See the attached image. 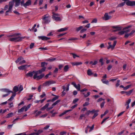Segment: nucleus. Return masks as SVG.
<instances>
[{
    "instance_id": "nucleus-1",
    "label": "nucleus",
    "mask_w": 135,
    "mask_h": 135,
    "mask_svg": "<svg viewBox=\"0 0 135 135\" xmlns=\"http://www.w3.org/2000/svg\"><path fill=\"white\" fill-rule=\"evenodd\" d=\"M20 35L19 33H15L14 34L8 35L7 37H14L12 38H11L9 39V41H14L15 42H20L24 38L23 37H21L18 36Z\"/></svg>"
},
{
    "instance_id": "nucleus-2",
    "label": "nucleus",
    "mask_w": 135,
    "mask_h": 135,
    "mask_svg": "<svg viewBox=\"0 0 135 135\" xmlns=\"http://www.w3.org/2000/svg\"><path fill=\"white\" fill-rule=\"evenodd\" d=\"M46 69V67H44L38 71H35L36 74H34L33 76V78L36 79L37 80H38L42 79L45 75L43 74H41L40 75H38L42 73L45 71Z\"/></svg>"
},
{
    "instance_id": "nucleus-3",
    "label": "nucleus",
    "mask_w": 135,
    "mask_h": 135,
    "mask_svg": "<svg viewBox=\"0 0 135 135\" xmlns=\"http://www.w3.org/2000/svg\"><path fill=\"white\" fill-rule=\"evenodd\" d=\"M42 18L43 21L42 22L43 23H48L50 22V17L48 14L45 15Z\"/></svg>"
},
{
    "instance_id": "nucleus-4",
    "label": "nucleus",
    "mask_w": 135,
    "mask_h": 135,
    "mask_svg": "<svg viewBox=\"0 0 135 135\" xmlns=\"http://www.w3.org/2000/svg\"><path fill=\"white\" fill-rule=\"evenodd\" d=\"M24 0H22L21 6H23L26 8L27 6H28L29 5H31V0H28L25 3H24Z\"/></svg>"
},
{
    "instance_id": "nucleus-5",
    "label": "nucleus",
    "mask_w": 135,
    "mask_h": 135,
    "mask_svg": "<svg viewBox=\"0 0 135 135\" xmlns=\"http://www.w3.org/2000/svg\"><path fill=\"white\" fill-rule=\"evenodd\" d=\"M55 83L56 82L55 81L53 80H49L46 81L43 84V85L44 86H49V85Z\"/></svg>"
},
{
    "instance_id": "nucleus-6",
    "label": "nucleus",
    "mask_w": 135,
    "mask_h": 135,
    "mask_svg": "<svg viewBox=\"0 0 135 135\" xmlns=\"http://www.w3.org/2000/svg\"><path fill=\"white\" fill-rule=\"evenodd\" d=\"M30 66V65H23L18 67V68L20 70H23L27 69L28 67Z\"/></svg>"
},
{
    "instance_id": "nucleus-7",
    "label": "nucleus",
    "mask_w": 135,
    "mask_h": 135,
    "mask_svg": "<svg viewBox=\"0 0 135 135\" xmlns=\"http://www.w3.org/2000/svg\"><path fill=\"white\" fill-rule=\"evenodd\" d=\"M133 91V89H132L131 90L129 91H122L120 92V93L122 94H123L124 93L126 94L127 95H128V96H129L132 93V92Z\"/></svg>"
},
{
    "instance_id": "nucleus-8",
    "label": "nucleus",
    "mask_w": 135,
    "mask_h": 135,
    "mask_svg": "<svg viewBox=\"0 0 135 135\" xmlns=\"http://www.w3.org/2000/svg\"><path fill=\"white\" fill-rule=\"evenodd\" d=\"M126 4L128 6H135V1H128L126 2Z\"/></svg>"
},
{
    "instance_id": "nucleus-9",
    "label": "nucleus",
    "mask_w": 135,
    "mask_h": 135,
    "mask_svg": "<svg viewBox=\"0 0 135 135\" xmlns=\"http://www.w3.org/2000/svg\"><path fill=\"white\" fill-rule=\"evenodd\" d=\"M112 17L109 16L108 13H105L104 15L103 19L105 21L111 18Z\"/></svg>"
},
{
    "instance_id": "nucleus-10",
    "label": "nucleus",
    "mask_w": 135,
    "mask_h": 135,
    "mask_svg": "<svg viewBox=\"0 0 135 135\" xmlns=\"http://www.w3.org/2000/svg\"><path fill=\"white\" fill-rule=\"evenodd\" d=\"M34 74H36V71H33L32 72H30L27 73L26 75L25 76L27 77L28 78L29 77H32Z\"/></svg>"
},
{
    "instance_id": "nucleus-11",
    "label": "nucleus",
    "mask_w": 135,
    "mask_h": 135,
    "mask_svg": "<svg viewBox=\"0 0 135 135\" xmlns=\"http://www.w3.org/2000/svg\"><path fill=\"white\" fill-rule=\"evenodd\" d=\"M38 38L39 39H41L42 40H47L50 39V37H48L45 36H39Z\"/></svg>"
},
{
    "instance_id": "nucleus-12",
    "label": "nucleus",
    "mask_w": 135,
    "mask_h": 135,
    "mask_svg": "<svg viewBox=\"0 0 135 135\" xmlns=\"http://www.w3.org/2000/svg\"><path fill=\"white\" fill-rule=\"evenodd\" d=\"M117 42L116 41H114V42L113 44V45H109V46L108 47V49H109L110 48H111L112 49H113L115 46Z\"/></svg>"
},
{
    "instance_id": "nucleus-13",
    "label": "nucleus",
    "mask_w": 135,
    "mask_h": 135,
    "mask_svg": "<svg viewBox=\"0 0 135 135\" xmlns=\"http://www.w3.org/2000/svg\"><path fill=\"white\" fill-rule=\"evenodd\" d=\"M131 99H129L127 100L125 104V106H127L126 109H128L129 108V104L131 102Z\"/></svg>"
},
{
    "instance_id": "nucleus-14",
    "label": "nucleus",
    "mask_w": 135,
    "mask_h": 135,
    "mask_svg": "<svg viewBox=\"0 0 135 135\" xmlns=\"http://www.w3.org/2000/svg\"><path fill=\"white\" fill-rule=\"evenodd\" d=\"M52 18L56 21H60L61 20L59 17L56 16H52Z\"/></svg>"
},
{
    "instance_id": "nucleus-15",
    "label": "nucleus",
    "mask_w": 135,
    "mask_h": 135,
    "mask_svg": "<svg viewBox=\"0 0 135 135\" xmlns=\"http://www.w3.org/2000/svg\"><path fill=\"white\" fill-rule=\"evenodd\" d=\"M56 58H48L46 59V61H49L50 62H52L54 61H55L56 60Z\"/></svg>"
},
{
    "instance_id": "nucleus-16",
    "label": "nucleus",
    "mask_w": 135,
    "mask_h": 135,
    "mask_svg": "<svg viewBox=\"0 0 135 135\" xmlns=\"http://www.w3.org/2000/svg\"><path fill=\"white\" fill-rule=\"evenodd\" d=\"M49 103H47L44 106L42 107L41 109V110H44L45 109L47 108L49 105Z\"/></svg>"
},
{
    "instance_id": "nucleus-17",
    "label": "nucleus",
    "mask_w": 135,
    "mask_h": 135,
    "mask_svg": "<svg viewBox=\"0 0 135 135\" xmlns=\"http://www.w3.org/2000/svg\"><path fill=\"white\" fill-rule=\"evenodd\" d=\"M69 68V65H66L65 66L64 68V70L65 72H67Z\"/></svg>"
},
{
    "instance_id": "nucleus-18",
    "label": "nucleus",
    "mask_w": 135,
    "mask_h": 135,
    "mask_svg": "<svg viewBox=\"0 0 135 135\" xmlns=\"http://www.w3.org/2000/svg\"><path fill=\"white\" fill-rule=\"evenodd\" d=\"M68 29V28H61L58 30L59 32H62Z\"/></svg>"
},
{
    "instance_id": "nucleus-19",
    "label": "nucleus",
    "mask_w": 135,
    "mask_h": 135,
    "mask_svg": "<svg viewBox=\"0 0 135 135\" xmlns=\"http://www.w3.org/2000/svg\"><path fill=\"white\" fill-rule=\"evenodd\" d=\"M13 90L15 92L14 93H16V92L18 91V87L16 86H15L13 88Z\"/></svg>"
},
{
    "instance_id": "nucleus-20",
    "label": "nucleus",
    "mask_w": 135,
    "mask_h": 135,
    "mask_svg": "<svg viewBox=\"0 0 135 135\" xmlns=\"http://www.w3.org/2000/svg\"><path fill=\"white\" fill-rule=\"evenodd\" d=\"M47 64V63L45 62H42L41 63V67L43 68L44 67H46L45 66H46Z\"/></svg>"
},
{
    "instance_id": "nucleus-21",
    "label": "nucleus",
    "mask_w": 135,
    "mask_h": 135,
    "mask_svg": "<svg viewBox=\"0 0 135 135\" xmlns=\"http://www.w3.org/2000/svg\"><path fill=\"white\" fill-rule=\"evenodd\" d=\"M43 131L41 129H40L38 130L36 132H35L36 135H39L41 133L43 132Z\"/></svg>"
},
{
    "instance_id": "nucleus-22",
    "label": "nucleus",
    "mask_w": 135,
    "mask_h": 135,
    "mask_svg": "<svg viewBox=\"0 0 135 135\" xmlns=\"http://www.w3.org/2000/svg\"><path fill=\"white\" fill-rule=\"evenodd\" d=\"M16 95V93H13L12 94V95L11 96L10 98L8 100V101H12L13 98Z\"/></svg>"
},
{
    "instance_id": "nucleus-23",
    "label": "nucleus",
    "mask_w": 135,
    "mask_h": 135,
    "mask_svg": "<svg viewBox=\"0 0 135 135\" xmlns=\"http://www.w3.org/2000/svg\"><path fill=\"white\" fill-rule=\"evenodd\" d=\"M125 2H124L120 3L118 5V6H117V7H119L123 6L125 4Z\"/></svg>"
},
{
    "instance_id": "nucleus-24",
    "label": "nucleus",
    "mask_w": 135,
    "mask_h": 135,
    "mask_svg": "<svg viewBox=\"0 0 135 135\" xmlns=\"http://www.w3.org/2000/svg\"><path fill=\"white\" fill-rule=\"evenodd\" d=\"M25 107H26L25 106H24V107H22L20 109L18 110V113H21L23 112L24 110V109H25Z\"/></svg>"
},
{
    "instance_id": "nucleus-25",
    "label": "nucleus",
    "mask_w": 135,
    "mask_h": 135,
    "mask_svg": "<svg viewBox=\"0 0 135 135\" xmlns=\"http://www.w3.org/2000/svg\"><path fill=\"white\" fill-rule=\"evenodd\" d=\"M13 113L12 112L9 113L7 114L6 118H8L11 117L13 116Z\"/></svg>"
},
{
    "instance_id": "nucleus-26",
    "label": "nucleus",
    "mask_w": 135,
    "mask_h": 135,
    "mask_svg": "<svg viewBox=\"0 0 135 135\" xmlns=\"http://www.w3.org/2000/svg\"><path fill=\"white\" fill-rule=\"evenodd\" d=\"M93 73L91 70L90 69H88L87 71V74L88 75L90 76L93 74Z\"/></svg>"
},
{
    "instance_id": "nucleus-27",
    "label": "nucleus",
    "mask_w": 135,
    "mask_h": 135,
    "mask_svg": "<svg viewBox=\"0 0 135 135\" xmlns=\"http://www.w3.org/2000/svg\"><path fill=\"white\" fill-rule=\"evenodd\" d=\"M80 85L79 84H78L76 85L75 88L77 89L78 91H79L80 90Z\"/></svg>"
},
{
    "instance_id": "nucleus-28",
    "label": "nucleus",
    "mask_w": 135,
    "mask_h": 135,
    "mask_svg": "<svg viewBox=\"0 0 135 135\" xmlns=\"http://www.w3.org/2000/svg\"><path fill=\"white\" fill-rule=\"evenodd\" d=\"M103 60V59L102 58H101L99 60V62L100 63V65L101 66L103 65L104 64Z\"/></svg>"
},
{
    "instance_id": "nucleus-29",
    "label": "nucleus",
    "mask_w": 135,
    "mask_h": 135,
    "mask_svg": "<svg viewBox=\"0 0 135 135\" xmlns=\"http://www.w3.org/2000/svg\"><path fill=\"white\" fill-rule=\"evenodd\" d=\"M3 90L5 92L8 93H13V92L12 91H10L8 89H4Z\"/></svg>"
},
{
    "instance_id": "nucleus-30",
    "label": "nucleus",
    "mask_w": 135,
    "mask_h": 135,
    "mask_svg": "<svg viewBox=\"0 0 135 135\" xmlns=\"http://www.w3.org/2000/svg\"><path fill=\"white\" fill-rule=\"evenodd\" d=\"M23 58L22 57H20L18 58L17 60L15 61V62L16 63H17L19 61H21L22 59H23Z\"/></svg>"
},
{
    "instance_id": "nucleus-31",
    "label": "nucleus",
    "mask_w": 135,
    "mask_h": 135,
    "mask_svg": "<svg viewBox=\"0 0 135 135\" xmlns=\"http://www.w3.org/2000/svg\"><path fill=\"white\" fill-rule=\"evenodd\" d=\"M83 28V26H80V27L78 28H75L76 31L77 32L79 31L81 29Z\"/></svg>"
},
{
    "instance_id": "nucleus-32",
    "label": "nucleus",
    "mask_w": 135,
    "mask_h": 135,
    "mask_svg": "<svg viewBox=\"0 0 135 135\" xmlns=\"http://www.w3.org/2000/svg\"><path fill=\"white\" fill-rule=\"evenodd\" d=\"M55 96V97H54L52 99V102H53L58 98L59 96Z\"/></svg>"
},
{
    "instance_id": "nucleus-33",
    "label": "nucleus",
    "mask_w": 135,
    "mask_h": 135,
    "mask_svg": "<svg viewBox=\"0 0 135 135\" xmlns=\"http://www.w3.org/2000/svg\"><path fill=\"white\" fill-rule=\"evenodd\" d=\"M60 101V100H57L54 103L52 104V106H55V105L57 104Z\"/></svg>"
},
{
    "instance_id": "nucleus-34",
    "label": "nucleus",
    "mask_w": 135,
    "mask_h": 135,
    "mask_svg": "<svg viewBox=\"0 0 135 135\" xmlns=\"http://www.w3.org/2000/svg\"><path fill=\"white\" fill-rule=\"evenodd\" d=\"M132 86V85H128V86L124 87V90H126L128 89L130 87H131Z\"/></svg>"
},
{
    "instance_id": "nucleus-35",
    "label": "nucleus",
    "mask_w": 135,
    "mask_h": 135,
    "mask_svg": "<svg viewBox=\"0 0 135 135\" xmlns=\"http://www.w3.org/2000/svg\"><path fill=\"white\" fill-rule=\"evenodd\" d=\"M124 33V32L123 30L119 32L118 33V34L120 35H123Z\"/></svg>"
},
{
    "instance_id": "nucleus-36",
    "label": "nucleus",
    "mask_w": 135,
    "mask_h": 135,
    "mask_svg": "<svg viewBox=\"0 0 135 135\" xmlns=\"http://www.w3.org/2000/svg\"><path fill=\"white\" fill-rule=\"evenodd\" d=\"M108 111L107 110H106L104 113V114H102L101 116V118H102L103 116L105 115L108 113Z\"/></svg>"
},
{
    "instance_id": "nucleus-37",
    "label": "nucleus",
    "mask_w": 135,
    "mask_h": 135,
    "mask_svg": "<svg viewBox=\"0 0 135 135\" xmlns=\"http://www.w3.org/2000/svg\"><path fill=\"white\" fill-rule=\"evenodd\" d=\"M31 106V104H29L26 107L25 109V111H26L28 109L30 108Z\"/></svg>"
},
{
    "instance_id": "nucleus-38",
    "label": "nucleus",
    "mask_w": 135,
    "mask_h": 135,
    "mask_svg": "<svg viewBox=\"0 0 135 135\" xmlns=\"http://www.w3.org/2000/svg\"><path fill=\"white\" fill-rule=\"evenodd\" d=\"M109 118V117H108L104 119L101 122V124H103L106 121V120L108 119Z\"/></svg>"
},
{
    "instance_id": "nucleus-39",
    "label": "nucleus",
    "mask_w": 135,
    "mask_h": 135,
    "mask_svg": "<svg viewBox=\"0 0 135 135\" xmlns=\"http://www.w3.org/2000/svg\"><path fill=\"white\" fill-rule=\"evenodd\" d=\"M120 81L119 80H118L117 81V83L115 84V86L116 87H118V86H119L120 84H119V83L120 82Z\"/></svg>"
},
{
    "instance_id": "nucleus-40",
    "label": "nucleus",
    "mask_w": 135,
    "mask_h": 135,
    "mask_svg": "<svg viewBox=\"0 0 135 135\" xmlns=\"http://www.w3.org/2000/svg\"><path fill=\"white\" fill-rule=\"evenodd\" d=\"M94 124H93L91 127H90V130H89V132H90L91 131H92L93 129H94Z\"/></svg>"
},
{
    "instance_id": "nucleus-41",
    "label": "nucleus",
    "mask_w": 135,
    "mask_h": 135,
    "mask_svg": "<svg viewBox=\"0 0 135 135\" xmlns=\"http://www.w3.org/2000/svg\"><path fill=\"white\" fill-rule=\"evenodd\" d=\"M90 128V127L89 126H87L85 130V132L86 133H88V129H89Z\"/></svg>"
},
{
    "instance_id": "nucleus-42",
    "label": "nucleus",
    "mask_w": 135,
    "mask_h": 135,
    "mask_svg": "<svg viewBox=\"0 0 135 135\" xmlns=\"http://www.w3.org/2000/svg\"><path fill=\"white\" fill-rule=\"evenodd\" d=\"M97 19L95 18L91 22V23H96L97 22Z\"/></svg>"
},
{
    "instance_id": "nucleus-43",
    "label": "nucleus",
    "mask_w": 135,
    "mask_h": 135,
    "mask_svg": "<svg viewBox=\"0 0 135 135\" xmlns=\"http://www.w3.org/2000/svg\"><path fill=\"white\" fill-rule=\"evenodd\" d=\"M123 30L124 31V33H127L130 31V30L129 29H126V30Z\"/></svg>"
},
{
    "instance_id": "nucleus-44",
    "label": "nucleus",
    "mask_w": 135,
    "mask_h": 135,
    "mask_svg": "<svg viewBox=\"0 0 135 135\" xmlns=\"http://www.w3.org/2000/svg\"><path fill=\"white\" fill-rule=\"evenodd\" d=\"M34 45V43H31L30 45V48L32 49L33 48Z\"/></svg>"
},
{
    "instance_id": "nucleus-45",
    "label": "nucleus",
    "mask_w": 135,
    "mask_h": 135,
    "mask_svg": "<svg viewBox=\"0 0 135 135\" xmlns=\"http://www.w3.org/2000/svg\"><path fill=\"white\" fill-rule=\"evenodd\" d=\"M98 115V114L97 113H94V115L92 117V119H93L94 118L96 117Z\"/></svg>"
},
{
    "instance_id": "nucleus-46",
    "label": "nucleus",
    "mask_w": 135,
    "mask_h": 135,
    "mask_svg": "<svg viewBox=\"0 0 135 135\" xmlns=\"http://www.w3.org/2000/svg\"><path fill=\"white\" fill-rule=\"evenodd\" d=\"M36 24H34L33 27L31 29H29V30L30 31H33L35 28L36 27Z\"/></svg>"
},
{
    "instance_id": "nucleus-47",
    "label": "nucleus",
    "mask_w": 135,
    "mask_h": 135,
    "mask_svg": "<svg viewBox=\"0 0 135 135\" xmlns=\"http://www.w3.org/2000/svg\"><path fill=\"white\" fill-rule=\"evenodd\" d=\"M90 92H88L86 94L84 95V97H88V96L90 95Z\"/></svg>"
},
{
    "instance_id": "nucleus-48",
    "label": "nucleus",
    "mask_w": 135,
    "mask_h": 135,
    "mask_svg": "<svg viewBox=\"0 0 135 135\" xmlns=\"http://www.w3.org/2000/svg\"><path fill=\"white\" fill-rule=\"evenodd\" d=\"M63 67V65L62 64L59 65L58 66L59 69L61 70V69Z\"/></svg>"
},
{
    "instance_id": "nucleus-49",
    "label": "nucleus",
    "mask_w": 135,
    "mask_h": 135,
    "mask_svg": "<svg viewBox=\"0 0 135 135\" xmlns=\"http://www.w3.org/2000/svg\"><path fill=\"white\" fill-rule=\"evenodd\" d=\"M89 103L88 102H85L84 104H83V106L84 107L86 106L89 105Z\"/></svg>"
},
{
    "instance_id": "nucleus-50",
    "label": "nucleus",
    "mask_w": 135,
    "mask_h": 135,
    "mask_svg": "<svg viewBox=\"0 0 135 135\" xmlns=\"http://www.w3.org/2000/svg\"><path fill=\"white\" fill-rule=\"evenodd\" d=\"M129 36H130V35L129 33H126V34H125L124 35V37L125 38H127Z\"/></svg>"
},
{
    "instance_id": "nucleus-51",
    "label": "nucleus",
    "mask_w": 135,
    "mask_h": 135,
    "mask_svg": "<svg viewBox=\"0 0 135 135\" xmlns=\"http://www.w3.org/2000/svg\"><path fill=\"white\" fill-rule=\"evenodd\" d=\"M105 103V102L104 101V102H102L100 106V107L101 108H103V106L104 105Z\"/></svg>"
},
{
    "instance_id": "nucleus-52",
    "label": "nucleus",
    "mask_w": 135,
    "mask_h": 135,
    "mask_svg": "<svg viewBox=\"0 0 135 135\" xmlns=\"http://www.w3.org/2000/svg\"><path fill=\"white\" fill-rule=\"evenodd\" d=\"M112 66L111 65H109L107 67V69L108 70H109L112 68Z\"/></svg>"
},
{
    "instance_id": "nucleus-53",
    "label": "nucleus",
    "mask_w": 135,
    "mask_h": 135,
    "mask_svg": "<svg viewBox=\"0 0 135 135\" xmlns=\"http://www.w3.org/2000/svg\"><path fill=\"white\" fill-rule=\"evenodd\" d=\"M117 38V37H112L109 39L110 40H113L116 39Z\"/></svg>"
},
{
    "instance_id": "nucleus-54",
    "label": "nucleus",
    "mask_w": 135,
    "mask_h": 135,
    "mask_svg": "<svg viewBox=\"0 0 135 135\" xmlns=\"http://www.w3.org/2000/svg\"><path fill=\"white\" fill-rule=\"evenodd\" d=\"M85 115V114H81L80 116V118H79V119H82L83 117H84Z\"/></svg>"
},
{
    "instance_id": "nucleus-55",
    "label": "nucleus",
    "mask_w": 135,
    "mask_h": 135,
    "mask_svg": "<svg viewBox=\"0 0 135 135\" xmlns=\"http://www.w3.org/2000/svg\"><path fill=\"white\" fill-rule=\"evenodd\" d=\"M46 95V94L44 92H43L42 93V94L40 96V97L41 98H43Z\"/></svg>"
},
{
    "instance_id": "nucleus-56",
    "label": "nucleus",
    "mask_w": 135,
    "mask_h": 135,
    "mask_svg": "<svg viewBox=\"0 0 135 135\" xmlns=\"http://www.w3.org/2000/svg\"><path fill=\"white\" fill-rule=\"evenodd\" d=\"M41 111H39L38 112L36 113V117H37L38 115H39L40 114H41Z\"/></svg>"
},
{
    "instance_id": "nucleus-57",
    "label": "nucleus",
    "mask_w": 135,
    "mask_h": 135,
    "mask_svg": "<svg viewBox=\"0 0 135 135\" xmlns=\"http://www.w3.org/2000/svg\"><path fill=\"white\" fill-rule=\"evenodd\" d=\"M86 30H87V29H85V28L81 30V31H80V33H83V32H84L86 31Z\"/></svg>"
},
{
    "instance_id": "nucleus-58",
    "label": "nucleus",
    "mask_w": 135,
    "mask_h": 135,
    "mask_svg": "<svg viewBox=\"0 0 135 135\" xmlns=\"http://www.w3.org/2000/svg\"><path fill=\"white\" fill-rule=\"evenodd\" d=\"M103 83L106 84H109V81L108 80L103 81Z\"/></svg>"
},
{
    "instance_id": "nucleus-59",
    "label": "nucleus",
    "mask_w": 135,
    "mask_h": 135,
    "mask_svg": "<svg viewBox=\"0 0 135 135\" xmlns=\"http://www.w3.org/2000/svg\"><path fill=\"white\" fill-rule=\"evenodd\" d=\"M19 89L20 90V92L21 91H22L23 89V86L22 85H20L19 88Z\"/></svg>"
},
{
    "instance_id": "nucleus-60",
    "label": "nucleus",
    "mask_w": 135,
    "mask_h": 135,
    "mask_svg": "<svg viewBox=\"0 0 135 135\" xmlns=\"http://www.w3.org/2000/svg\"><path fill=\"white\" fill-rule=\"evenodd\" d=\"M78 100H79L78 99H77V98H76V99H74L73 101V103H75Z\"/></svg>"
},
{
    "instance_id": "nucleus-61",
    "label": "nucleus",
    "mask_w": 135,
    "mask_h": 135,
    "mask_svg": "<svg viewBox=\"0 0 135 135\" xmlns=\"http://www.w3.org/2000/svg\"><path fill=\"white\" fill-rule=\"evenodd\" d=\"M70 55H73V57L74 58H76V54H74V53H70Z\"/></svg>"
},
{
    "instance_id": "nucleus-62",
    "label": "nucleus",
    "mask_w": 135,
    "mask_h": 135,
    "mask_svg": "<svg viewBox=\"0 0 135 135\" xmlns=\"http://www.w3.org/2000/svg\"><path fill=\"white\" fill-rule=\"evenodd\" d=\"M13 12L15 13L18 16H19L20 14L17 11H13Z\"/></svg>"
},
{
    "instance_id": "nucleus-63",
    "label": "nucleus",
    "mask_w": 135,
    "mask_h": 135,
    "mask_svg": "<svg viewBox=\"0 0 135 135\" xmlns=\"http://www.w3.org/2000/svg\"><path fill=\"white\" fill-rule=\"evenodd\" d=\"M82 64V62H76V65H79Z\"/></svg>"
},
{
    "instance_id": "nucleus-64",
    "label": "nucleus",
    "mask_w": 135,
    "mask_h": 135,
    "mask_svg": "<svg viewBox=\"0 0 135 135\" xmlns=\"http://www.w3.org/2000/svg\"><path fill=\"white\" fill-rule=\"evenodd\" d=\"M9 7V5H6L4 7V9L5 10H6L8 8V7Z\"/></svg>"
}]
</instances>
